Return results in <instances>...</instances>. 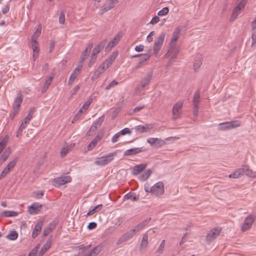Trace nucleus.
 Masks as SVG:
<instances>
[{"mask_svg": "<svg viewBox=\"0 0 256 256\" xmlns=\"http://www.w3.org/2000/svg\"><path fill=\"white\" fill-rule=\"evenodd\" d=\"M246 175L252 178H256V172L250 169L248 165H243L242 168L236 169L234 172L228 176L231 178H238L240 176Z\"/></svg>", "mask_w": 256, "mask_h": 256, "instance_id": "1", "label": "nucleus"}, {"mask_svg": "<svg viewBox=\"0 0 256 256\" xmlns=\"http://www.w3.org/2000/svg\"><path fill=\"white\" fill-rule=\"evenodd\" d=\"M116 155V152L110 153L102 156L96 158L94 164L98 166H102L106 165L114 160V156Z\"/></svg>", "mask_w": 256, "mask_h": 256, "instance_id": "2", "label": "nucleus"}, {"mask_svg": "<svg viewBox=\"0 0 256 256\" xmlns=\"http://www.w3.org/2000/svg\"><path fill=\"white\" fill-rule=\"evenodd\" d=\"M256 219L255 214H250L244 219V222L242 225L241 230L242 232L248 230L252 226Z\"/></svg>", "mask_w": 256, "mask_h": 256, "instance_id": "3", "label": "nucleus"}, {"mask_svg": "<svg viewBox=\"0 0 256 256\" xmlns=\"http://www.w3.org/2000/svg\"><path fill=\"white\" fill-rule=\"evenodd\" d=\"M166 36V33L162 32L155 40L154 46V54L156 56L161 49Z\"/></svg>", "mask_w": 256, "mask_h": 256, "instance_id": "4", "label": "nucleus"}, {"mask_svg": "<svg viewBox=\"0 0 256 256\" xmlns=\"http://www.w3.org/2000/svg\"><path fill=\"white\" fill-rule=\"evenodd\" d=\"M152 194L159 196L164 194V184L162 182L156 183L152 186Z\"/></svg>", "mask_w": 256, "mask_h": 256, "instance_id": "5", "label": "nucleus"}, {"mask_svg": "<svg viewBox=\"0 0 256 256\" xmlns=\"http://www.w3.org/2000/svg\"><path fill=\"white\" fill-rule=\"evenodd\" d=\"M240 126L238 121H232L230 122H225L218 124V130H224L238 127Z\"/></svg>", "mask_w": 256, "mask_h": 256, "instance_id": "6", "label": "nucleus"}, {"mask_svg": "<svg viewBox=\"0 0 256 256\" xmlns=\"http://www.w3.org/2000/svg\"><path fill=\"white\" fill-rule=\"evenodd\" d=\"M222 228L217 227L211 230L206 236V240L210 242L216 238L220 234Z\"/></svg>", "mask_w": 256, "mask_h": 256, "instance_id": "7", "label": "nucleus"}, {"mask_svg": "<svg viewBox=\"0 0 256 256\" xmlns=\"http://www.w3.org/2000/svg\"><path fill=\"white\" fill-rule=\"evenodd\" d=\"M136 230L133 228L130 231L124 234L117 241L116 244L119 245L122 242H126L131 238L136 233Z\"/></svg>", "mask_w": 256, "mask_h": 256, "instance_id": "8", "label": "nucleus"}, {"mask_svg": "<svg viewBox=\"0 0 256 256\" xmlns=\"http://www.w3.org/2000/svg\"><path fill=\"white\" fill-rule=\"evenodd\" d=\"M136 230L133 228L130 231L124 234L117 241L116 244L119 245L122 242H126L131 238L136 233Z\"/></svg>", "mask_w": 256, "mask_h": 256, "instance_id": "9", "label": "nucleus"}, {"mask_svg": "<svg viewBox=\"0 0 256 256\" xmlns=\"http://www.w3.org/2000/svg\"><path fill=\"white\" fill-rule=\"evenodd\" d=\"M182 105L183 102L182 101H178L174 106L172 109L174 119L176 120L180 117Z\"/></svg>", "mask_w": 256, "mask_h": 256, "instance_id": "10", "label": "nucleus"}, {"mask_svg": "<svg viewBox=\"0 0 256 256\" xmlns=\"http://www.w3.org/2000/svg\"><path fill=\"white\" fill-rule=\"evenodd\" d=\"M72 178L70 176H64L57 178L54 180V183L55 186H60L70 182Z\"/></svg>", "mask_w": 256, "mask_h": 256, "instance_id": "11", "label": "nucleus"}, {"mask_svg": "<svg viewBox=\"0 0 256 256\" xmlns=\"http://www.w3.org/2000/svg\"><path fill=\"white\" fill-rule=\"evenodd\" d=\"M154 128L152 124H145L144 125H139L134 128L135 131L138 133H144L148 132Z\"/></svg>", "mask_w": 256, "mask_h": 256, "instance_id": "12", "label": "nucleus"}, {"mask_svg": "<svg viewBox=\"0 0 256 256\" xmlns=\"http://www.w3.org/2000/svg\"><path fill=\"white\" fill-rule=\"evenodd\" d=\"M181 31V28L178 26L176 28L172 33V37L171 40L170 46L172 48H174L176 44V41L180 36V32Z\"/></svg>", "mask_w": 256, "mask_h": 256, "instance_id": "13", "label": "nucleus"}, {"mask_svg": "<svg viewBox=\"0 0 256 256\" xmlns=\"http://www.w3.org/2000/svg\"><path fill=\"white\" fill-rule=\"evenodd\" d=\"M42 208V204L35 202L28 207L29 212L31 214H37L41 211Z\"/></svg>", "mask_w": 256, "mask_h": 256, "instance_id": "14", "label": "nucleus"}, {"mask_svg": "<svg viewBox=\"0 0 256 256\" xmlns=\"http://www.w3.org/2000/svg\"><path fill=\"white\" fill-rule=\"evenodd\" d=\"M52 236H50L48 240L46 242L45 244L42 248L41 250L39 253V256H42L44 254L49 250L52 246Z\"/></svg>", "mask_w": 256, "mask_h": 256, "instance_id": "15", "label": "nucleus"}, {"mask_svg": "<svg viewBox=\"0 0 256 256\" xmlns=\"http://www.w3.org/2000/svg\"><path fill=\"white\" fill-rule=\"evenodd\" d=\"M103 137L102 134H98L91 141V142L88 144L87 146V150H92L98 144V142H100L102 138Z\"/></svg>", "mask_w": 256, "mask_h": 256, "instance_id": "16", "label": "nucleus"}, {"mask_svg": "<svg viewBox=\"0 0 256 256\" xmlns=\"http://www.w3.org/2000/svg\"><path fill=\"white\" fill-rule=\"evenodd\" d=\"M144 151L143 148H134L126 150L124 152V156H130L136 154L140 152Z\"/></svg>", "mask_w": 256, "mask_h": 256, "instance_id": "17", "label": "nucleus"}, {"mask_svg": "<svg viewBox=\"0 0 256 256\" xmlns=\"http://www.w3.org/2000/svg\"><path fill=\"white\" fill-rule=\"evenodd\" d=\"M152 72H149L146 76L140 82V84L138 88H144L147 84H149L150 81L151 80L152 76Z\"/></svg>", "mask_w": 256, "mask_h": 256, "instance_id": "18", "label": "nucleus"}, {"mask_svg": "<svg viewBox=\"0 0 256 256\" xmlns=\"http://www.w3.org/2000/svg\"><path fill=\"white\" fill-rule=\"evenodd\" d=\"M108 67H107V65L104 62L102 64H100L96 70L94 72V74L92 76L93 78H98L106 70Z\"/></svg>", "mask_w": 256, "mask_h": 256, "instance_id": "19", "label": "nucleus"}, {"mask_svg": "<svg viewBox=\"0 0 256 256\" xmlns=\"http://www.w3.org/2000/svg\"><path fill=\"white\" fill-rule=\"evenodd\" d=\"M200 102V97H194L192 100L193 114L197 116L198 114V105Z\"/></svg>", "mask_w": 256, "mask_h": 256, "instance_id": "20", "label": "nucleus"}, {"mask_svg": "<svg viewBox=\"0 0 256 256\" xmlns=\"http://www.w3.org/2000/svg\"><path fill=\"white\" fill-rule=\"evenodd\" d=\"M120 40V38L118 37V35L116 36L113 38L112 40L108 42V44L106 48L105 51L108 52L112 48L118 44Z\"/></svg>", "mask_w": 256, "mask_h": 256, "instance_id": "21", "label": "nucleus"}, {"mask_svg": "<svg viewBox=\"0 0 256 256\" xmlns=\"http://www.w3.org/2000/svg\"><path fill=\"white\" fill-rule=\"evenodd\" d=\"M43 226V222H38L34 226L32 231V236L33 238H36L40 232L42 226Z\"/></svg>", "mask_w": 256, "mask_h": 256, "instance_id": "22", "label": "nucleus"}, {"mask_svg": "<svg viewBox=\"0 0 256 256\" xmlns=\"http://www.w3.org/2000/svg\"><path fill=\"white\" fill-rule=\"evenodd\" d=\"M106 42L107 40L104 39L102 40L98 44L96 45L95 46V48L93 49L92 52L97 55L101 51V50H102L104 48L106 43Z\"/></svg>", "mask_w": 256, "mask_h": 256, "instance_id": "23", "label": "nucleus"}, {"mask_svg": "<svg viewBox=\"0 0 256 256\" xmlns=\"http://www.w3.org/2000/svg\"><path fill=\"white\" fill-rule=\"evenodd\" d=\"M102 250V247L97 246L94 247L92 250L85 252L82 256H96Z\"/></svg>", "mask_w": 256, "mask_h": 256, "instance_id": "24", "label": "nucleus"}, {"mask_svg": "<svg viewBox=\"0 0 256 256\" xmlns=\"http://www.w3.org/2000/svg\"><path fill=\"white\" fill-rule=\"evenodd\" d=\"M146 166V164H142L135 166L132 169V174L136 176L141 172Z\"/></svg>", "mask_w": 256, "mask_h": 256, "instance_id": "25", "label": "nucleus"}, {"mask_svg": "<svg viewBox=\"0 0 256 256\" xmlns=\"http://www.w3.org/2000/svg\"><path fill=\"white\" fill-rule=\"evenodd\" d=\"M82 64H79L74 70L73 72L70 76L68 83L72 82L74 81L77 76L79 74L82 68Z\"/></svg>", "mask_w": 256, "mask_h": 256, "instance_id": "26", "label": "nucleus"}, {"mask_svg": "<svg viewBox=\"0 0 256 256\" xmlns=\"http://www.w3.org/2000/svg\"><path fill=\"white\" fill-rule=\"evenodd\" d=\"M118 55V52L114 51L112 54L104 60V62L107 65V67H109L112 64V62L116 60Z\"/></svg>", "mask_w": 256, "mask_h": 256, "instance_id": "27", "label": "nucleus"}, {"mask_svg": "<svg viewBox=\"0 0 256 256\" xmlns=\"http://www.w3.org/2000/svg\"><path fill=\"white\" fill-rule=\"evenodd\" d=\"M54 74L53 73H51L48 76V78L46 79L45 81L44 84L42 88V92H44L48 89V86L51 84V82L54 78Z\"/></svg>", "mask_w": 256, "mask_h": 256, "instance_id": "28", "label": "nucleus"}, {"mask_svg": "<svg viewBox=\"0 0 256 256\" xmlns=\"http://www.w3.org/2000/svg\"><path fill=\"white\" fill-rule=\"evenodd\" d=\"M151 218H148L146 219L142 222L138 224L134 228L136 230V232H138L142 228H144L150 221Z\"/></svg>", "mask_w": 256, "mask_h": 256, "instance_id": "29", "label": "nucleus"}, {"mask_svg": "<svg viewBox=\"0 0 256 256\" xmlns=\"http://www.w3.org/2000/svg\"><path fill=\"white\" fill-rule=\"evenodd\" d=\"M242 9L237 6L234 10L230 18V21H234L237 18L238 15L240 14V11Z\"/></svg>", "mask_w": 256, "mask_h": 256, "instance_id": "30", "label": "nucleus"}, {"mask_svg": "<svg viewBox=\"0 0 256 256\" xmlns=\"http://www.w3.org/2000/svg\"><path fill=\"white\" fill-rule=\"evenodd\" d=\"M242 9L237 6L234 10L230 18V21H234L237 18L238 15L240 14V11Z\"/></svg>", "mask_w": 256, "mask_h": 256, "instance_id": "31", "label": "nucleus"}, {"mask_svg": "<svg viewBox=\"0 0 256 256\" xmlns=\"http://www.w3.org/2000/svg\"><path fill=\"white\" fill-rule=\"evenodd\" d=\"M124 200H130L132 201H136L138 199V197L136 194L132 192H130L126 194L124 197Z\"/></svg>", "mask_w": 256, "mask_h": 256, "instance_id": "32", "label": "nucleus"}, {"mask_svg": "<svg viewBox=\"0 0 256 256\" xmlns=\"http://www.w3.org/2000/svg\"><path fill=\"white\" fill-rule=\"evenodd\" d=\"M22 102V97H16L13 104V110L19 111V108Z\"/></svg>", "mask_w": 256, "mask_h": 256, "instance_id": "33", "label": "nucleus"}, {"mask_svg": "<svg viewBox=\"0 0 256 256\" xmlns=\"http://www.w3.org/2000/svg\"><path fill=\"white\" fill-rule=\"evenodd\" d=\"M10 154V150L7 149L5 152L2 154L0 158V162L1 164L4 163Z\"/></svg>", "mask_w": 256, "mask_h": 256, "instance_id": "34", "label": "nucleus"}, {"mask_svg": "<svg viewBox=\"0 0 256 256\" xmlns=\"http://www.w3.org/2000/svg\"><path fill=\"white\" fill-rule=\"evenodd\" d=\"M152 174V170L150 169L146 170L144 174H142L140 176L139 178L142 181H144L146 180Z\"/></svg>", "mask_w": 256, "mask_h": 256, "instance_id": "35", "label": "nucleus"}, {"mask_svg": "<svg viewBox=\"0 0 256 256\" xmlns=\"http://www.w3.org/2000/svg\"><path fill=\"white\" fill-rule=\"evenodd\" d=\"M17 160V158H14L7 164L4 170H6L8 172H10V170L16 166Z\"/></svg>", "mask_w": 256, "mask_h": 256, "instance_id": "36", "label": "nucleus"}, {"mask_svg": "<svg viewBox=\"0 0 256 256\" xmlns=\"http://www.w3.org/2000/svg\"><path fill=\"white\" fill-rule=\"evenodd\" d=\"M92 98H89L87 101H86L82 106L79 110V112H84L89 107L90 104L92 102Z\"/></svg>", "mask_w": 256, "mask_h": 256, "instance_id": "37", "label": "nucleus"}, {"mask_svg": "<svg viewBox=\"0 0 256 256\" xmlns=\"http://www.w3.org/2000/svg\"><path fill=\"white\" fill-rule=\"evenodd\" d=\"M148 236L147 233H146L144 234L142 240L140 244V248H146L148 246Z\"/></svg>", "mask_w": 256, "mask_h": 256, "instance_id": "38", "label": "nucleus"}, {"mask_svg": "<svg viewBox=\"0 0 256 256\" xmlns=\"http://www.w3.org/2000/svg\"><path fill=\"white\" fill-rule=\"evenodd\" d=\"M18 236V234L16 230H11L8 234L6 236V238L12 240H16Z\"/></svg>", "mask_w": 256, "mask_h": 256, "instance_id": "39", "label": "nucleus"}, {"mask_svg": "<svg viewBox=\"0 0 256 256\" xmlns=\"http://www.w3.org/2000/svg\"><path fill=\"white\" fill-rule=\"evenodd\" d=\"M114 6L115 4H114V2H112L110 1V3L107 6H105L101 10L100 14H102L104 12L111 10L114 7Z\"/></svg>", "mask_w": 256, "mask_h": 256, "instance_id": "40", "label": "nucleus"}, {"mask_svg": "<svg viewBox=\"0 0 256 256\" xmlns=\"http://www.w3.org/2000/svg\"><path fill=\"white\" fill-rule=\"evenodd\" d=\"M164 246H165V240H164L161 242L160 245L159 246L156 252V256H160L163 252Z\"/></svg>", "mask_w": 256, "mask_h": 256, "instance_id": "41", "label": "nucleus"}, {"mask_svg": "<svg viewBox=\"0 0 256 256\" xmlns=\"http://www.w3.org/2000/svg\"><path fill=\"white\" fill-rule=\"evenodd\" d=\"M35 108H32L30 110L27 116L24 118V120H26L28 122H30V120L32 118L33 114L35 112Z\"/></svg>", "mask_w": 256, "mask_h": 256, "instance_id": "42", "label": "nucleus"}, {"mask_svg": "<svg viewBox=\"0 0 256 256\" xmlns=\"http://www.w3.org/2000/svg\"><path fill=\"white\" fill-rule=\"evenodd\" d=\"M18 215V212L14 211H4L3 212V216L5 217L16 216Z\"/></svg>", "mask_w": 256, "mask_h": 256, "instance_id": "43", "label": "nucleus"}, {"mask_svg": "<svg viewBox=\"0 0 256 256\" xmlns=\"http://www.w3.org/2000/svg\"><path fill=\"white\" fill-rule=\"evenodd\" d=\"M90 52V51L87 50L86 49H85V50L82 52L80 61V64L82 65L86 57L89 55Z\"/></svg>", "mask_w": 256, "mask_h": 256, "instance_id": "44", "label": "nucleus"}, {"mask_svg": "<svg viewBox=\"0 0 256 256\" xmlns=\"http://www.w3.org/2000/svg\"><path fill=\"white\" fill-rule=\"evenodd\" d=\"M198 60H196L194 64V68L195 70H198L201 66L202 62L201 61V57L198 56Z\"/></svg>", "mask_w": 256, "mask_h": 256, "instance_id": "45", "label": "nucleus"}, {"mask_svg": "<svg viewBox=\"0 0 256 256\" xmlns=\"http://www.w3.org/2000/svg\"><path fill=\"white\" fill-rule=\"evenodd\" d=\"M104 116L100 117L98 120H96L94 122L93 124L94 125L96 126H98V128L102 124L104 120Z\"/></svg>", "mask_w": 256, "mask_h": 256, "instance_id": "46", "label": "nucleus"}, {"mask_svg": "<svg viewBox=\"0 0 256 256\" xmlns=\"http://www.w3.org/2000/svg\"><path fill=\"white\" fill-rule=\"evenodd\" d=\"M97 58V55L92 53L90 56V58L88 62V66L90 67L96 62V60Z\"/></svg>", "mask_w": 256, "mask_h": 256, "instance_id": "47", "label": "nucleus"}, {"mask_svg": "<svg viewBox=\"0 0 256 256\" xmlns=\"http://www.w3.org/2000/svg\"><path fill=\"white\" fill-rule=\"evenodd\" d=\"M168 12H169V9L168 8V7H164V8H163L162 10H161L158 12V16H165L167 14H168Z\"/></svg>", "mask_w": 256, "mask_h": 256, "instance_id": "48", "label": "nucleus"}, {"mask_svg": "<svg viewBox=\"0 0 256 256\" xmlns=\"http://www.w3.org/2000/svg\"><path fill=\"white\" fill-rule=\"evenodd\" d=\"M32 47L33 50V52H39V49L38 48V44L36 40H32Z\"/></svg>", "mask_w": 256, "mask_h": 256, "instance_id": "49", "label": "nucleus"}, {"mask_svg": "<svg viewBox=\"0 0 256 256\" xmlns=\"http://www.w3.org/2000/svg\"><path fill=\"white\" fill-rule=\"evenodd\" d=\"M58 223V220H54L49 224L47 228L50 229V230L52 231L55 228Z\"/></svg>", "mask_w": 256, "mask_h": 256, "instance_id": "50", "label": "nucleus"}, {"mask_svg": "<svg viewBox=\"0 0 256 256\" xmlns=\"http://www.w3.org/2000/svg\"><path fill=\"white\" fill-rule=\"evenodd\" d=\"M165 144V142L161 140L158 138H156V142H154V146H155L156 147H160L164 145Z\"/></svg>", "mask_w": 256, "mask_h": 256, "instance_id": "51", "label": "nucleus"}, {"mask_svg": "<svg viewBox=\"0 0 256 256\" xmlns=\"http://www.w3.org/2000/svg\"><path fill=\"white\" fill-rule=\"evenodd\" d=\"M65 22V14L64 12H61L60 14L59 22L61 24H64Z\"/></svg>", "mask_w": 256, "mask_h": 256, "instance_id": "52", "label": "nucleus"}, {"mask_svg": "<svg viewBox=\"0 0 256 256\" xmlns=\"http://www.w3.org/2000/svg\"><path fill=\"white\" fill-rule=\"evenodd\" d=\"M151 50H150L149 51H148V53L146 54H143V55H142V56H143V58H142L141 60L142 61H143L144 62L150 59V56H151V54H149V52H150V51Z\"/></svg>", "mask_w": 256, "mask_h": 256, "instance_id": "53", "label": "nucleus"}, {"mask_svg": "<svg viewBox=\"0 0 256 256\" xmlns=\"http://www.w3.org/2000/svg\"><path fill=\"white\" fill-rule=\"evenodd\" d=\"M121 135H125L126 134H132V132L128 128H124L120 132Z\"/></svg>", "mask_w": 256, "mask_h": 256, "instance_id": "54", "label": "nucleus"}, {"mask_svg": "<svg viewBox=\"0 0 256 256\" xmlns=\"http://www.w3.org/2000/svg\"><path fill=\"white\" fill-rule=\"evenodd\" d=\"M252 46H253L256 44V30L253 31L252 35Z\"/></svg>", "mask_w": 256, "mask_h": 256, "instance_id": "55", "label": "nucleus"}, {"mask_svg": "<svg viewBox=\"0 0 256 256\" xmlns=\"http://www.w3.org/2000/svg\"><path fill=\"white\" fill-rule=\"evenodd\" d=\"M144 189L146 192H150L152 194V187L150 186V184L148 183H146L144 184Z\"/></svg>", "mask_w": 256, "mask_h": 256, "instance_id": "56", "label": "nucleus"}, {"mask_svg": "<svg viewBox=\"0 0 256 256\" xmlns=\"http://www.w3.org/2000/svg\"><path fill=\"white\" fill-rule=\"evenodd\" d=\"M118 84V82H116L115 80H114L106 86V90H109L111 88L114 87L117 85Z\"/></svg>", "mask_w": 256, "mask_h": 256, "instance_id": "57", "label": "nucleus"}, {"mask_svg": "<svg viewBox=\"0 0 256 256\" xmlns=\"http://www.w3.org/2000/svg\"><path fill=\"white\" fill-rule=\"evenodd\" d=\"M33 194L34 197L40 198L43 196L44 192L42 191H37L36 192H34Z\"/></svg>", "mask_w": 256, "mask_h": 256, "instance_id": "58", "label": "nucleus"}, {"mask_svg": "<svg viewBox=\"0 0 256 256\" xmlns=\"http://www.w3.org/2000/svg\"><path fill=\"white\" fill-rule=\"evenodd\" d=\"M124 220L123 218H118L114 224L115 228H116L120 226L121 225V224L122 223V222H124Z\"/></svg>", "mask_w": 256, "mask_h": 256, "instance_id": "59", "label": "nucleus"}, {"mask_svg": "<svg viewBox=\"0 0 256 256\" xmlns=\"http://www.w3.org/2000/svg\"><path fill=\"white\" fill-rule=\"evenodd\" d=\"M69 150V148L68 147L63 148L60 152V154L62 157L64 156Z\"/></svg>", "mask_w": 256, "mask_h": 256, "instance_id": "60", "label": "nucleus"}, {"mask_svg": "<svg viewBox=\"0 0 256 256\" xmlns=\"http://www.w3.org/2000/svg\"><path fill=\"white\" fill-rule=\"evenodd\" d=\"M120 132L116 133V134H115L113 137L112 138V142H116L118 141V138H120Z\"/></svg>", "mask_w": 256, "mask_h": 256, "instance_id": "61", "label": "nucleus"}, {"mask_svg": "<svg viewBox=\"0 0 256 256\" xmlns=\"http://www.w3.org/2000/svg\"><path fill=\"white\" fill-rule=\"evenodd\" d=\"M96 226H97L96 223L95 222H91L88 224L87 226V228L88 230H92V229L95 228L96 227Z\"/></svg>", "mask_w": 256, "mask_h": 256, "instance_id": "62", "label": "nucleus"}, {"mask_svg": "<svg viewBox=\"0 0 256 256\" xmlns=\"http://www.w3.org/2000/svg\"><path fill=\"white\" fill-rule=\"evenodd\" d=\"M6 144V141L2 140L0 142V154L2 152L4 148H5Z\"/></svg>", "mask_w": 256, "mask_h": 256, "instance_id": "63", "label": "nucleus"}, {"mask_svg": "<svg viewBox=\"0 0 256 256\" xmlns=\"http://www.w3.org/2000/svg\"><path fill=\"white\" fill-rule=\"evenodd\" d=\"M160 21V18L158 16H155L153 18H152L151 21L150 22V24H156Z\"/></svg>", "mask_w": 256, "mask_h": 256, "instance_id": "64", "label": "nucleus"}]
</instances>
